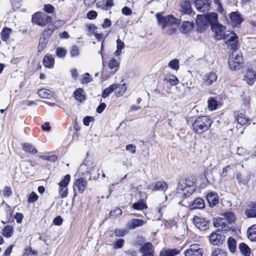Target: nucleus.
I'll use <instances>...</instances> for the list:
<instances>
[{
    "label": "nucleus",
    "instance_id": "1",
    "mask_svg": "<svg viewBox=\"0 0 256 256\" xmlns=\"http://www.w3.org/2000/svg\"><path fill=\"white\" fill-rule=\"evenodd\" d=\"M159 25H160L163 30L168 28L165 31V34L168 35H172L176 32V26L180 24V20L174 18L172 15L164 16L160 14H156Z\"/></svg>",
    "mask_w": 256,
    "mask_h": 256
},
{
    "label": "nucleus",
    "instance_id": "2",
    "mask_svg": "<svg viewBox=\"0 0 256 256\" xmlns=\"http://www.w3.org/2000/svg\"><path fill=\"white\" fill-rule=\"evenodd\" d=\"M211 124V120L206 116L198 117L192 124V130L196 134H202L210 128Z\"/></svg>",
    "mask_w": 256,
    "mask_h": 256
},
{
    "label": "nucleus",
    "instance_id": "3",
    "mask_svg": "<svg viewBox=\"0 0 256 256\" xmlns=\"http://www.w3.org/2000/svg\"><path fill=\"white\" fill-rule=\"evenodd\" d=\"M194 189L192 185L188 184L186 180H182L178 185L176 196L178 198H184L190 196Z\"/></svg>",
    "mask_w": 256,
    "mask_h": 256
},
{
    "label": "nucleus",
    "instance_id": "4",
    "mask_svg": "<svg viewBox=\"0 0 256 256\" xmlns=\"http://www.w3.org/2000/svg\"><path fill=\"white\" fill-rule=\"evenodd\" d=\"M32 22L40 26L44 27L48 24L52 23V18L42 12H36L32 16Z\"/></svg>",
    "mask_w": 256,
    "mask_h": 256
},
{
    "label": "nucleus",
    "instance_id": "5",
    "mask_svg": "<svg viewBox=\"0 0 256 256\" xmlns=\"http://www.w3.org/2000/svg\"><path fill=\"white\" fill-rule=\"evenodd\" d=\"M226 26L220 23L211 26V30L214 34V37L216 40L226 39V36L228 34H227L228 32L226 31Z\"/></svg>",
    "mask_w": 256,
    "mask_h": 256
},
{
    "label": "nucleus",
    "instance_id": "6",
    "mask_svg": "<svg viewBox=\"0 0 256 256\" xmlns=\"http://www.w3.org/2000/svg\"><path fill=\"white\" fill-rule=\"evenodd\" d=\"M242 62V57L236 52H233L228 58V64L231 70L239 68Z\"/></svg>",
    "mask_w": 256,
    "mask_h": 256
},
{
    "label": "nucleus",
    "instance_id": "7",
    "mask_svg": "<svg viewBox=\"0 0 256 256\" xmlns=\"http://www.w3.org/2000/svg\"><path fill=\"white\" fill-rule=\"evenodd\" d=\"M203 249L197 244H191L190 248L184 252L185 256H202Z\"/></svg>",
    "mask_w": 256,
    "mask_h": 256
},
{
    "label": "nucleus",
    "instance_id": "8",
    "mask_svg": "<svg viewBox=\"0 0 256 256\" xmlns=\"http://www.w3.org/2000/svg\"><path fill=\"white\" fill-rule=\"evenodd\" d=\"M230 224L226 219L222 216L216 218L214 222V225L216 228H218L220 230H221L226 232L230 230V227L228 226Z\"/></svg>",
    "mask_w": 256,
    "mask_h": 256
},
{
    "label": "nucleus",
    "instance_id": "9",
    "mask_svg": "<svg viewBox=\"0 0 256 256\" xmlns=\"http://www.w3.org/2000/svg\"><path fill=\"white\" fill-rule=\"evenodd\" d=\"M168 188V184L162 181L156 182L148 186V189L152 192L155 191L165 192Z\"/></svg>",
    "mask_w": 256,
    "mask_h": 256
},
{
    "label": "nucleus",
    "instance_id": "10",
    "mask_svg": "<svg viewBox=\"0 0 256 256\" xmlns=\"http://www.w3.org/2000/svg\"><path fill=\"white\" fill-rule=\"evenodd\" d=\"M196 8L200 12L208 11L211 4V0H194Z\"/></svg>",
    "mask_w": 256,
    "mask_h": 256
},
{
    "label": "nucleus",
    "instance_id": "11",
    "mask_svg": "<svg viewBox=\"0 0 256 256\" xmlns=\"http://www.w3.org/2000/svg\"><path fill=\"white\" fill-rule=\"evenodd\" d=\"M226 36V44H228L232 49H234L237 46L238 42V36L232 32L228 31Z\"/></svg>",
    "mask_w": 256,
    "mask_h": 256
},
{
    "label": "nucleus",
    "instance_id": "12",
    "mask_svg": "<svg viewBox=\"0 0 256 256\" xmlns=\"http://www.w3.org/2000/svg\"><path fill=\"white\" fill-rule=\"evenodd\" d=\"M196 24L198 30L201 32H202L208 26V18L206 15H198Z\"/></svg>",
    "mask_w": 256,
    "mask_h": 256
},
{
    "label": "nucleus",
    "instance_id": "13",
    "mask_svg": "<svg viewBox=\"0 0 256 256\" xmlns=\"http://www.w3.org/2000/svg\"><path fill=\"white\" fill-rule=\"evenodd\" d=\"M230 22L233 26H237L241 24L244 21L242 15L238 12H233L230 14Z\"/></svg>",
    "mask_w": 256,
    "mask_h": 256
},
{
    "label": "nucleus",
    "instance_id": "14",
    "mask_svg": "<svg viewBox=\"0 0 256 256\" xmlns=\"http://www.w3.org/2000/svg\"><path fill=\"white\" fill-rule=\"evenodd\" d=\"M120 60L112 58L108 62V67L110 70V74H115L120 68Z\"/></svg>",
    "mask_w": 256,
    "mask_h": 256
},
{
    "label": "nucleus",
    "instance_id": "15",
    "mask_svg": "<svg viewBox=\"0 0 256 256\" xmlns=\"http://www.w3.org/2000/svg\"><path fill=\"white\" fill-rule=\"evenodd\" d=\"M193 222L200 230H204L208 228V222L204 218L196 216L194 218Z\"/></svg>",
    "mask_w": 256,
    "mask_h": 256
},
{
    "label": "nucleus",
    "instance_id": "16",
    "mask_svg": "<svg viewBox=\"0 0 256 256\" xmlns=\"http://www.w3.org/2000/svg\"><path fill=\"white\" fill-rule=\"evenodd\" d=\"M256 77V72L252 69L248 68L244 74V80L249 85H252Z\"/></svg>",
    "mask_w": 256,
    "mask_h": 256
},
{
    "label": "nucleus",
    "instance_id": "17",
    "mask_svg": "<svg viewBox=\"0 0 256 256\" xmlns=\"http://www.w3.org/2000/svg\"><path fill=\"white\" fill-rule=\"evenodd\" d=\"M217 75L216 73L210 72L206 74L203 78V84L208 86L215 82L217 80Z\"/></svg>",
    "mask_w": 256,
    "mask_h": 256
},
{
    "label": "nucleus",
    "instance_id": "18",
    "mask_svg": "<svg viewBox=\"0 0 256 256\" xmlns=\"http://www.w3.org/2000/svg\"><path fill=\"white\" fill-rule=\"evenodd\" d=\"M206 200L210 207L212 208L218 203L219 199L216 193L209 192L206 196Z\"/></svg>",
    "mask_w": 256,
    "mask_h": 256
},
{
    "label": "nucleus",
    "instance_id": "19",
    "mask_svg": "<svg viewBox=\"0 0 256 256\" xmlns=\"http://www.w3.org/2000/svg\"><path fill=\"white\" fill-rule=\"evenodd\" d=\"M142 256H152L154 253L153 246L150 242L144 244L140 250Z\"/></svg>",
    "mask_w": 256,
    "mask_h": 256
},
{
    "label": "nucleus",
    "instance_id": "20",
    "mask_svg": "<svg viewBox=\"0 0 256 256\" xmlns=\"http://www.w3.org/2000/svg\"><path fill=\"white\" fill-rule=\"evenodd\" d=\"M209 240L210 243L217 245L222 243L224 238L220 234L212 232L209 236Z\"/></svg>",
    "mask_w": 256,
    "mask_h": 256
},
{
    "label": "nucleus",
    "instance_id": "21",
    "mask_svg": "<svg viewBox=\"0 0 256 256\" xmlns=\"http://www.w3.org/2000/svg\"><path fill=\"white\" fill-rule=\"evenodd\" d=\"M87 182L83 178H77L74 183V186L78 188V192L80 194L82 193L86 190L87 186Z\"/></svg>",
    "mask_w": 256,
    "mask_h": 256
},
{
    "label": "nucleus",
    "instance_id": "22",
    "mask_svg": "<svg viewBox=\"0 0 256 256\" xmlns=\"http://www.w3.org/2000/svg\"><path fill=\"white\" fill-rule=\"evenodd\" d=\"M193 28L194 24L192 22L188 21H184L180 27V30L182 33L186 34L190 32Z\"/></svg>",
    "mask_w": 256,
    "mask_h": 256
},
{
    "label": "nucleus",
    "instance_id": "23",
    "mask_svg": "<svg viewBox=\"0 0 256 256\" xmlns=\"http://www.w3.org/2000/svg\"><path fill=\"white\" fill-rule=\"evenodd\" d=\"M146 223V222L140 219H132L128 224V227L130 229H134L136 227L142 226Z\"/></svg>",
    "mask_w": 256,
    "mask_h": 256
},
{
    "label": "nucleus",
    "instance_id": "24",
    "mask_svg": "<svg viewBox=\"0 0 256 256\" xmlns=\"http://www.w3.org/2000/svg\"><path fill=\"white\" fill-rule=\"evenodd\" d=\"M180 11L184 14H190L192 12L190 2L188 0H183L180 4Z\"/></svg>",
    "mask_w": 256,
    "mask_h": 256
},
{
    "label": "nucleus",
    "instance_id": "25",
    "mask_svg": "<svg viewBox=\"0 0 256 256\" xmlns=\"http://www.w3.org/2000/svg\"><path fill=\"white\" fill-rule=\"evenodd\" d=\"M251 175L248 174H237L236 176V180L240 184L244 185L246 184L250 179Z\"/></svg>",
    "mask_w": 256,
    "mask_h": 256
},
{
    "label": "nucleus",
    "instance_id": "26",
    "mask_svg": "<svg viewBox=\"0 0 256 256\" xmlns=\"http://www.w3.org/2000/svg\"><path fill=\"white\" fill-rule=\"evenodd\" d=\"M192 210L202 209L204 208V200L201 198H198L190 206Z\"/></svg>",
    "mask_w": 256,
    "mask_h": 256
},
{
    "label": "nucleus",
    "instance_id": "27",
    "mask_svg": "<svg viewBox=\"0 0 256 256\" xmlns=\"http://www.w3.org/2000/svg\"><path fill=\"white\" fill-rule=\"evenodd\" d=\"M54 60L51 55H48L44 56L43 64L46 68H52L54 66Z\"/></svg>",
    "mask_w": 256,
    "mask_h": 256
},
{
    "label": "nucleus",
    "instance_id": "28",
    "mask_svg": "<svg viewBox=\"0 0 256 256\" xmlns=\"http://www.w3.org/2000/svg\"><path fill=\"white\" fill-rule=\"evenodd\" d=\"M206 18H208V24H210L211 26L215 24L219 23L218 22V14L216 12L210 13L206 15Z\"/></svg>",
    "mask_w": 256,
    "mask_h": 256
},
{
    "label": "nucleus",
    "instance_id": "29",
    "mask_svg": "<svg viewBox=\"0 0 256 256\" xmlns=\"http://www.w3.org/2000/svg\"><path fill=\"white\" fill-rule=\"evenodd\" d=\"M248 238L251 241L256 242V224L252 225L248 228Z\"/></svg>",
    "mask_w": 256,
    "mask_h": 256
},
{
    "label": "nucleus",
    "instance_id": "30",
    "mask_svg": "<svg viewBox=\"0 0 256 256\" xmlns=\"http://www.w3.org/2000/svg\"><path fill=\"white\" fill-rule=\"evenodd\" d=\"M179 253L180 251L176 248L163 250L160 252V256H174Z\"/></svg>",
    "mask_w": 256,
    "mask_h": 256
},
{
    "label": "nucleus",
    "instance_id": "31",
    "mask_svg": "<svg viewBox=\"0 0 256 256\" xmlns=\"http://www.w3.org/2000/svg\"><path fill=\"white\" fill-rule=\"evenodd\" d=\"M239 249L242 255L244 256H250L251 252L250 249L246 244L240 243L239 245Z\"/></svg>",
    "mask_w": 256,
    "mask_h": 256
},
{
    "label": "nucleus",
    "instance_id": "32",
    "mask_svg": "<svg viewBox=\"0 0 256 256\" xmlns=\"http://www.w3.org/2000/svg\"><path fill=\"white\" fill-rule=\"evenodd\" d=\"M117 88L118 85L116 84H112L110 85V86L104 90L102 94V96L104 98H106L110 94H112L114 91V90H116Z\"/></svg>",
    "mask_w": 256,
    "mask_h": 256
},
{
    "label": "nucleus",
    "instance_id": "33",
    "mask_svg": "<svg viewBox=\"0 0 256 256\" xmlns=\"http://www.w3.org/2000/svg\"><path fill=\"white\" fill-rule=\"evenodd\" d=\"M56 29L54 26L52 25L48 26L46 28L44 29L43 32V36L44 38H50L54 33V30Z\"/></svg>",
    "mask_w": 256,
    "mask_h": 256
},
{
    "label": "nucleus",
    "instance_id": "34",
    "mask_svg": "<svg viewBox=\"0 0 256 256\" xmlns=\"http://www.w3.org/2000/svg\"><path fill=\"white\" fill-rule=\"evenodd\" d=\"M83 90L82 88H78L74 92V98L76 100L80 102H82L85 100V96L83 94Z\"/></svg>",
    "mask_w": 256,
    "mask_h": 256
},
{
    "label": "nucleus",
    "instance_id": "35",
    "mask_svg": "<svg viewBox=\"0 0 256 256\" xmlns=\"http://www.w3.org/2000/svg\"><path fill=\"white\" fill-rule=\"evenodd\" d=\"M38 94L43 98H49L52 96V92L47 89H40L38 90Z\"/></svg>",
    "mask_w": 256,
    "mask_h": 256
},
{
    "label": "nucleus",
    "instance_id": "36",
    "mask_svg": "<svg viewBox=\"0 0 256 256\" xmlns=\"http://www.w3.org/2000/svg\"><path fill=\"white\" fill-rule=\"evenodd\" d=\"M227 244L230 251L234 253L236 248V241L232 238H230L227 240Z\"/></svg>",
    "mask_w": 256,
    "mask_h": 256
},
{
    "label": "nucleus",
    "instance_id": "37",
    "mask_svg": "<svg viewBox=\"0 0 256 256\" xmlns=\"http://www.w3.org/2000/svg\"><path fill=\"white\" fill-rule=\"evenodd\" d=\"M14 233V229L12 226H6L2 230L3 236L6 238H10Z\"/></svg>",
    "mask_w": 256,
    "mask_h": 256
},
{
    "label": "nucleus",
    "instance_id": "38",
    "mask_svg": "<svg viewBox=\"0 0 256 256\" xmlns=\"http://www.w3.org/2000/svg\"><path fill=\"white\" fill-rule=\"evenodd\" d=\"M245 214L248 218H256V202L252 204V208L247 210Z\"/></svg>",
    "mask_w": 256,
    "mask_h": 256
},
{
    "label": "nucleus",
    "instance_id": "39",
    "mask_svg": "<svg viewBox=\"0 0 256 256\" xmlns=\"http://www.w3.org/2000/svg\"><path fill=\"white\" fill-rule=\"evenodd\" d=\"M12 30L8 28H4L1 32V38L3 41L6 42L10 38V35L12 33Z\"/></svg>",
    "mask_w": 256,
    "mask_h": 256
},
{
    "label": "nucleus",
    "instance_id": "40",
    "mask_svg": "<svg viewBox=\"0 0 256 256\" xmlns=\"http://www.w3.org/2000/svg\"><path fill=\"white\" fill-rule=\"evenodd\" d=\"M167 196H164V200H162L161 202H159L158 205V212L160 214H162L163 212L165 210L167 206Z\"/></svg>",
    "mask_w": 256,
    "mask_h": 256
},
{
    "label": "nucleus",
    "instance_id": "41",
    "mask_svg": "<svg viewBox=\"0 0 256 256\" xmlns=\"http://www.w3.org/2000/svg\"><path fill=\"white\" fill-rule=\"evenodd\" d=\"M22 149L30 153L34 154L37 152L35 148L30 144L25 143L22 144Z\"/></svg>",
    "mask_w": 256,
    "mask_h": 256
},
{
    "label": "nucleus",
    "instance_id": "42",
    "mask_svg": "<svg viewBox=\"0 0 256 256\" xmlns=\"http://www.w3.org/2000/svg\"><path fill=\"white\" fill-rule=\"evenodd\" d=\"M70 180V176L68 174H67L64 176L63 179L60 182L58 183V186L61 187L68 188Z\"/></svg>",
    "mask_w": 256,
    "mask_h": 256
},
{
    "label": "nucleus",
    "instance_id": "43",
    "mask_svg": "<svg viewBox=\"0 0 256 256\" xmlns=\"http://www.w3.org/2000/svg\"><path fill=\"white\" fill-rule=\"evenodd\" d=\"M118 88V89L115 92L116 95L118 97L122 96L126 90V87L124 83L120 85Z\"/></svg>",
    "mask_w": 256,
    "mask_h": 256
},
{
    "label": "nucleus",
    "instance_id": "44",
    "mask_svg": "<svg viewBox=\"0 0 256 256\" xmlns=\"http://www.w3.org/2000/svg\"><path fill=\"white\" fill-rule=\"evenodd\" d=\"M248 121V118L242 113L240 114L237 117V122L241 125L246 124Z\"/></svg>",
    "mask_w": 256,
    "mask_h": 256
},
{
    "label": "nucleus",
    "instance_id": "45",
    "mask_svg": "<svg viewBox=\"0 0 256 256\" xmlns=\"http://www.w3.org/2000/svg\"><path fill=\"white\" fill-rule=\"evenodd\" d=\"M218 104V102L212 98H210L208 101V108L210 110H215L217 108Z\"/></svg>",
    "mask_w": 256,
    "mask_h": 256
},
{
    "label": "nucleus",
    "instance_id": "46",
    "mask_svg": "<svg viewBox=\"0 0 256 256\" xmlns=\"http://www.w3.org/2000/svg\"><path fill=\"white\" fill-rule=\"evenodd\" d=\"M222 216H224V218L226 219L230 224L236 220V217L233 213L228 212L223 214Z\"/></svg>",
    "mask_w": 256,
    "mask_h": 256
},
{
    "label": "nucleus",
    "instance_id": "47",
    "mask_svg": "<svg viewBox=\"0 0 256 256\" xmlns=\"http://www.w3.org/2000/svg\"><path fill=\"white\" fill-rule=\"evenodd\" d=\"M132 207L136 210H142L147 208L145 202L142 201L135 202L132 204Z\"/></svg>",
    "mask_w": 256,
    "mask_h": 256
},
{
    "label": "nucleus",
    "instance_id": "48",
    "mask_svg": "<svg viewBox=\"0 0 256 256\" xmlns=\"http://www.w3.org/2000/svg\"><path fill=\"white\" fill-rule=\"evenodd\" d=\"M211 256H226V253L222 250L217 248L212 252Z\"/></svg>",
    "mask_w": 256,
    "mask_h": 256
},
{
    "label": "nucleus",
    "instance_id": "49",
    "mask_svg": "<svg viewBox=\"0 0 256 256\" xmlns=\"http://www.w3.org/2000/svg\"><path fill=\"white\" fill-rule=\"evenodd\" d=\"M56 55L59 58H64L66 56V50L65 48L61 47H58L56 49Z\"/></svg>",
    "mask_w": 256,
    "mask_h": 256
},
{
    "label": "nucleus",
    "instance_id": "50",
    "mask_svg": "<svg viewBox=\"0 0 256 256\" xmlns=\"http://www.w3.org/2000/svg\"><path fill=\"white\" fill-rule=\"evenodd\" d=\"M168 66L172 69L178 70L179 68L178 60L177 59L172 60L169 62Z\"/></svg>",
    "mask_w": 256,
    "mask_h": 256
},
{
    "label": "nucleus",
    "instance_id": "51",
    "mask_svg": "<svg viewBox=\"0 0 256 256\" xmlns=\"http://www.w3.org/2000/svg\"><path fill=\"white\" fill-rule=\"evenodd\" d=\"M58 193L62 198H65L68 194V188L66 187H61L59 186Z\"/></svg>",
    "mask_w": 256,
    "mask_h": 256
},
{
    "label": "nucleus",
    "instance_id": "52",
    "mask_svg": "<svg viewBox=\"0 0 256 256\" xmlns=\"http://www.w3.org/2000/svg\"><path fill=\"white\" fill-rule=\"evenodd\" d=\"M166 80H167V82L170 83L172 86H176L178 83V79L174 76H171Z\"/></svg>",
    "mask_w": 256,
    "mask_h": 256
},
{
    "label": "nucleus",
    "instance_id": "53",
    "mask_svg": "<svg viewBox=\"0 0 256 256\" xmlns=\"http://www.w3.org/2000/svg\"><path fill=\"white\" fill-rule=\"evenodd\" d=\"M43 10L48 14H52L54 12L55 8L50 4H45L44 6Z\"/></svg>",
    "mask_w": 256,
    "mask_h": 256
},
{
    "label": "nucleus",
    "instance_id": "54",
    "mask_svg": "<svg viewBox=\"0 0 256 256\" xmlns=\"http://www.w3.org/2000/svg\"><path fill=\"white\" fill-rule=\"evenodd\" d=\"M122 210L120 208H116L110 212V216L112 218L118 216L122 214Z\"/></svg>",
    "mask_w": 256,
    "mask_h": 256
},
{
    "label": "nucleus",
    "instance_id": "55",
    "mask_svg": "<svg viewBox=\"0 0 256 256\" xmlns=\"http://www.w3.org/2000/svg\"><path fill=\"white\" fill-rule=\"evenodd\" d=\"M214 3L216 6V10L222 14L224 12V10L220 0H214Z\"/></svg>",
    "mask_w": 256,
    "mask_h": 256
},
{
    "label": "nucleus",
    "instance_id": "56",
    "mask_svg": "<svg viewBox=\"0 0 256 256\" xmlns=\"http://www.w3.org/2000/svg\"><path fill=\"white\" fill-rule=\"evenodd\" d=\"M79 53H80L79 49L77 46H72V48L70 50V54L71 56H72V57L76 56H78Z\"/></svg>",
    "mask_w": 256,
    "mask_h": 256
},
{
    "label": "nucleus",
    "instance_id": "57",
    "mask_svg": "<svg viewBox=\"0 0 256 256\" xmlns=\"http://www.w3.org/2000/svg\"><path fill=\"white\" fill-rule=\"evenodd\" d=\"M126 150L132 154H134L136 152V147L132 144H129L126 146Z\"/></svg>",
    "mask_w": 256,
    "mask_h": 256
},
{
    "label": "nucleus",
    "instance_id": "58",
    "mask_svg": "<svg viewBox=\"0 0 256 256\" xmlns=\"http://www.w3.org/2000/svg\"><path fill=\"white\" fill-rule=\"evenodd\" d=\"M38 196L34 192H32L28 198V200L30 202H34L38 199Z\"/></svg>",
    "mask_w": 256,
    "mask_h": 256
},
{
    "label": "nucleus",
    "instance_id": "59",
    "mask_svg": "<svg viewBox=\"0 0 256 256\" xmlns=\"http://www.w3.org/2000/svg\"><path fill=\"white\" fill-rule=\"evenodd\" d=\"M114 234L116 236H123L126 233V230L124 229H116L114 230Z\"/></svg>",
    "mask_w": 256,
    "mask_h": 256
},
{
    "label": "nucleus",
    "instance_id": "60",
    "mask_svg": "<svg viewBox=\"0 0 256 256\" xmlns=\"http://www.w3.org/2000/svg\"><path fill=\"white\" fill-rule=\"evenodd\" d=\"M78 171L82 174H84L88 172V168L86 164H82L79 168Z\"/></svg>",
    "mask_w": 256,
    "mask_h": 256
},
{
    "label": "nucleus",
    "instance_id": "61",
    "mask_svg": "<svg viewBox=\"0 0 256 256\" xmlns=\"http://www.w3.org/2000/svg\"><path fill=\"white\" fill-rule=\"evenodd\" d=\"M97 16V12L94 10H90L87 14V18L90 20H94Z\"/></svg>",
    "mask_w": 256,
    "mask_h": 256
},
{
    "label": "nucleus",
    "instance_id": "62",
    "mask_svg": "<svg viewBox=\"0 0 256 256\" xmlns=\"http://www.w3.org/2000/svg\"><path fill=\"white\" fill-rule=\"evenodd\" d=\"M40 158L44 160H56L58 158L57 156L52 155V156H40Z\"/></svg>",
    "mask_w": 256,
    "mask_h": 256
},
{
    "label": "nucleus",
    "instance_id": "63",
    "mask_svg": "<svg viewBox=\"0 0 256 256\" xmlns=\"http://www.w3.org/2000/svg\"><path fill=\"white\" fill-rule=\"evenodd\" d=\"M122 12L125 16H130L132 13L131 9L127 6L123 8L122 10Z\"/></svg>",
    "mask_w": 256,
    "mask_h": 256
},
{
    "label": "nucleus",
    "instance_id": "64",
    "mask_svg": "<svg viewBox=\"0 0 256 256\" xmlns=\"http://www.w3.org/2000/svg\"><path fill=\"white\" fill-rule=\"evenodd\" d=\"M92 80V79L90 76L89 74L86 73L83 77L82 82V84H86L91 82Z\"/></svg>",
    "mask_w": 256,
    "mask_h": 256
}]
</instances>
